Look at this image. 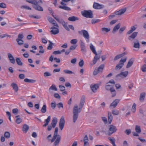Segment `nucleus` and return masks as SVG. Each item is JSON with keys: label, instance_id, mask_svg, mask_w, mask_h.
<instances>
[{"label": "nucleus", "instance_id": "obj_1", "mask_svg": "<svg viewBox=\"0 0 146 146\" xmlns=\"http://www.w3.org/2000/svg\"><path fill=\"white\" fill-rule=\"evenodd\" d=\"M85 102V97L83 96L81 98L79 108L77 105H75L74 107L73 110V121L74 123H75L77 120L78 117L79 113L81 111Z\"/></svg>", "mask_w": 146, "mask_h": 146}, {"label": "nucleus", "instance_id": "obj_2", "mask_svg": "<svg viewBox=\"0 0 146 146\" xmlns=\"http://www.w3.org/2000/svg\"><path fill=\"white\" fill-rule=\"evenodd\" d=\"M58 130L57 127L55 128L54 135L51 140L52 143L54 141L53 144L54 146H58L61 140V136L59 135H58Z\"/></svg>", "mask_w": 146, "mask_h": 146}, {"label": "nucleus", "instance_id": "obj_3", "mask_svg": "<svg viewBox=\"0 0 146 146\" xmlns=\"http://www.w3.org/2000/svg\"><path fill=\"white\" fill-rule=\"evenodd\" d=\"M26 1L33 4V7L35 10L39 11H43V8L38 5L39 1L35 0H27Z\"/></svg>", "mask_w": 146, "mask_h": 146}, {"label": "nucleus", "instance_id": "obj_4", "mask_svg": "<svg viewBox=\"0 0 146 146\" xmlns=\"http://www.w3.org/2000/svg\"><path fill=\"white\" fill-rule=\"evenodd\" d=\"M90 49L92 51V52L95 54V55L94 56L93 60V64H94L96 63L97 60L100 58V56L98 55V54L96 51L94 46L92 44H90Z\"/></svg>", "mask_w": 146, "mask_h": 146}, {"label": "nucleus", "instance_id": "obj_5", "mask_svg": "<svg viewBox=\"0 0 146 146\" xmlns=\"http://www.w3.org/2000/svg\"><path fill=\"white\" fill-rule=\"evenodd\" d=\"M82 16L86 18H92L93 17L92 12L91 10H84L81 12Z\"/></svg>", "mask_w": 146, "mask_h": 146}, {"label": "nucleus", "instance_id": "obj_6", "mask_svg": "<svg viewBox=\"0 0 146 146\" xmlns=\"http://www.w3.org/2000/svg\"><path fill=\"white\" fill-rule=\"evenodd\" d=\"M116 127L113 125H111L109 126V129L107 131V134L110 136L113 133H115L117 131Z\"/></svg>", "mask_w": 146, "mask_h": 146}, {"label": "nucleus", "instance_id": "obj_7", "mask_svg": "<svg viewBox=\"0 0 146 146\" xmlns=\"http://www.w3.org/2000/svg\"><path fill=\"white\" fill-rule=\"evenodd\" d=\"M106 89L108 91H110L111 94H112V97H113L116 95V92L115 90L113 87L111 85L107 84L106 86Z\"/></svg>", "mask_w": 146, "mask_h": 146}, {"label": "nucleus", "instance_id": "obj_8", "mask_svg": "<svg viewBox=\"0 0 146 146\" xmlns=\"http://www.w3.org/2000/svg\"><path fill=\"white\" fill-rule=\"evenodd\" d=\"M128 74V72L127 71L121 72L120 74L116 75L115 76L116 79L118 80L125 78L127 76Z\"/></svg>", "mask_w": 146, "mask_h": 146}, {"label": "nucleus", "instance_id": "obj_9", "mask_svg": "<svg viewBox=\"0 0 146 146\" xmlns=\"http://www.w3.org/2000/svg\"><path fill=\"white\" fill-rule=\"evenodd\" d=\"M126 57H125L124 59H121L119 61V63L117 64L116 66L115 70H118L121 69L124 65V63L126 61Z\"/></svg>", "mask_w": 146, "mask_h": 146}, {"label": "nucleus", "instance_id": "obj_10", "mask_svg": "<svg viewBox=\"0 0 146 146\" xmlns=\"http://www.w3.org/2000/svg\"><path fill=\"white\" fill-rule=\"evenodd\" d=\"M93 7L95 9H101L104 8V6L103 5L94 2V3Z\"/></svg>", "mask_w": 146, "mask_h": 146}, {"label": "nucleus", "instance_id": "obj_11", "mask_svg": "<svg viewBox=\"0 0 146 146\" xmlns=\"http://www.w3.org/2000/svg\"><path fill=\"white\" fill-rule=\"evenodd\" d=\"M81 31L82 32L84 37L85 38L86 41L88 42L89 41L90 36L88 31L85 30H82Z\"/></svg>", "mask_w": 146, "mask_h": 146}, {"label": "nucleus", "instance_id": "obj_12", "mask_svg": "<svg viewBox=\"0 0 146 146\" xmlns=\"http://www.w3.org/2000/svg\"><path fill=\"white\" fill-rule=\"evenodd\" d=\"M65 124V120L64 116H62L59 122V127L61 130L63 129Z\"/></svg>", "mask_w": 146, "mask_h": 146}, {"label": "nucleus", "instance_id": "obj_13", "mask_svg": "<svg viewBox=\"0 0 146 146\" xmlns=\"http://www.w3.org/2000/svg\"><path fill=\"white\" fill-rule=\"evenodd\" d=\"M99 86L97 84H92L90 86V88L92 91L94 92H95L97 91L99 87Z\"/></svg>", "mask_w": 146, "mask_h": 146}, {"label": "nucleus", "instance_id": "obj_14", "mask_svg": "<svg viewBox=\"0 0 146 146\" xmlns=\"http://www.w3.org/2000/svg\"><path fill=\"white\" fill-rule=\"evenodd\" d=\"M126 10L127 9L126 8L121 9L118 11L115 12V14L116 15H121L125 12Z\"/></svg>", "mask_w": 146, "mask_h": 146}, {"label": "nucleus", "instance_id": "obj_15", "mask_svg": "<svg viewBox=\"0 0 146 146\" xmlns=\"http://www.w3.org/2000/svg\"><path fill=\"white\" fill-rule=\"evenodd\" d=\"M51 29H52L50 31L51 33L53 35H56V34H58L59 32V29L58 28H56V27H52Z\"/></svg>", "mask_w": 146, "mask_h": 146}, {"label": "nucleus", "instance_id": "obj_16", "mask_svg": "<svg viewBox=\"0 0 146 146\" xmlns=\"http://www.w3.org/2000/svg\"><path fill=\"white\" fill-rule=\"evenodd\" d=\"M138 34L137 32H134L130 36L128 37V39L131 41H132L135 39Z\"/></svg>", "mask_w": 146, "mask_h": 146}, {"label": "nucleus", "instance_id": "obj_17", "mask_svg": "<svg viewBox=\"0 0 146 146\" xmlns=\"http://www.w3.org/2000/svg\"><path fill=\"white\" fill-rule=\"evenodd\" d=\"M52 16L58 23L62 24V25H63L66 23L63 19H60L58 17V16L55 17L54 15H52Z\"/></svg>", "mask_w": 146, "mask_h": 146}, {"label": "nucleus", "instance_id": "obj_18", "mask_svg": "<svg viewBox=\"0 0 146 146\" xmlns=\"http://www.w3.org/2000/svg\"><path fill=\"white\" fill-rule=\"evenodd\" d=\"M8 55L11 62L13 64H15V60L13 55L9 53L8 54Z\"/></svg>", "mask_w": 146, "mask_h": 146}, {"label": "nucleus", "instance_id": "obj_19", "mask_svg": "<svg viewBox=\"0 0 146 146\" xmlns=\"http://www.w3.org/2000/svg\"><path fill=\"white\" fill-rule=\"evenodd\" d=\"M120 26L121 24L120 23H119L115 25L113 28L112 33L113 34L115 33L120 28Z\"/></svg>", "mask_w": 146, "mask_h": 146}, {"label": "nucleus", "instance_id": "obj_20", "mask_svg": "<svg viewBox=\"0 0 146 146\" xmlns=\"http://www.w3.org/2000/svg\"><path fill=\"white\" fill-rule=\"evenodd\" d=\"M120 101V100L118 99H116L111 104L110 106H113L114 108H115L117 105Z\"/></svg>", "mask_w": 146, "mask_h": 146}, {"label": "nucleus", "instance_id": "obj_21", "mask_svg": "<svg viewBox=\"0 0 146 146\" xmlns=\"http://www.w3.org/2000/svg\"><path fill=\"white\" fill-rule=\"evenodd\" d=\"M126 54V52H124L122 54H119L115 57L114 59V61H116L118 60L119 58H121L123 57Z\"/></svg>", "mask_w": 146, "mask_h": 146}, {"label": "nucleus", "instance_id": "obj_22", "mask_svg": "<svg viewBox=\"0 0 146 146\" xmlns=\"http://www.w3.org/2000/svg\"><path fill=\"white\" fill-rule=\"evenodd\" d=\"M80 46L81 50L83 52H86V51L85 44L82 40H80Z\"/></svg>", "mask_w": 146, "mask_h": 146}, {"label": "nucleus", "instance_id": "obj_23", "mask_svg": "<svg viewBox=\"0 0 146 146\" xmlns=\"http://www.w3.org/2000/svg\"><path fill=\"white\" fill-rule=\"evenodd\" d=\"M11 86L15 92H17L18 91L19 88L17 84L15 83H13L11 84Z\"/></svg>", "mask_w": 146, "mask_h": 146}, {"label": "nucleus", "instance_id": "obj_24", "mask_svg": "<svg viewBox=\"0 0 146 146\" xmlns=\"http://www.w3.org/2000/svg\"><path fill=\"white\" fill-rule=\"evenodd\" d=\"M57 122V118H54L52 119L51 123L52 126L53 128H54L55 127Z\"/></svg>", "mask_w": 146, "mask_h": 146}, {"label": "nucleus", "instance_id": "obj_25", "mask_svg": "<svg viewBox=\"0 0 146 146\" xmlns=\"http://www.w3.org/2000/svg\"><path fill=\"white\" fill-rule=\"evenodd\" d=\"M134 47L136 48H140V44L137 39L135 40V41L134 42Z\"/></svg>", "mask_w": 146, "mask_h": 146}, {"label": "nucleus", "instance_id": "obj_26", "mask_svg": "<svg viewBox=\"0 0 146 146\" xmlns=\"http://www.w3.org/2000/svg\"><path fill=\"white\" fill-rule=\"evenodd\" d=\"M133 58H131L128 62L126 66V68H128L130 67L133 64Z\"/></svg>", "mask_w": 146, "mask_h": 146}, {"label": "nucleus", "instance_id": "obj_27", "mask_svg": "<svg viewBox=\"0 0 146 146\" xmlns=\"http://www.w3.org/2000/svg\"><path fill=\"white\" fill-rule=\"evenodd\" d=\"M29 129L28 125L26 124H25L23 127V131L24 132L26 133L28 131Z\"/></svg>", "mask_w": 146, "mask_h": 146}, {"label": "nucleus", "instance_id": "obj_28", "mask_svg": "<svg viewBox=\"0 0 146 146\" xmlns=\"http://www.w3.org/2000/svg\"><path fill=\"white\" fill-rule=\"evenodd\" d=\"M78 19H79L78 17L74 16L69 17L68 19L69 21H74Z\"/></svg>", "mask_w": 146, "mask_h": 146}, {"label": "nucleus", "instance_id": "obj_29", "mask_svg": "<svg viewBox=\"0 0 146 146\" xmlns=\"http://www.w3.org/2000/svg\"><path fill=\"white\" fill-rule=\"evenodd\" d=\"M108 139L110 141L111 143L113 145V146H116L115 143V140L114 137H109Z\"/></svg>", "mask_w": 146, "mask_h": 146}, {"label": "nucleus", "instance_id": "obj_30", "mask_svg": "<svg viewBox=\"0 0 146 146\" xmlns=\"http://www.w3.org/2000/svg\"><path fill=\"white\" fill-rule=\"evenodd\" d=\"M51 119V117L50 116H49L48 117L47 119H46L45 121V123L43 125V127H45L48 125L49 123L50 122Z\"/></svg>", "mask_w": 146, "mask_h": 146}, {"label": "nucleus", "instance_id": "obj_31", "mask_svg": "<svg viewBox=\"0 0 146 146\" xmlns=\"http://www.w3.org/2000/svg\"><path fill=\"white\" fill-rule=\"evenodd\" d=\"M136 28L134 26L132 27L130 30L127 33V34L129 35L132 33L136 29Z\"/></svg>", "mask_w": 146, "mask_h": 146}, {"label": "nucleus", "instance_id": "obj_32", "mask_svg": "<svg viewBox=\"0 0 146 146\" xmlns=\"http://www.w3.org/2000/svg\"><path fill=\"white\" fill-rule=\"evenodd\" d=\"M15 118H16V122L17 124H19L22 122V119L20 118V116L19 115L16 116Z\"/></svg>", "mask_w": 146, "mask_h": 146}, {"label": "nucleus", "instance_id": "obj_33", "mask_svg": "<svg viewBox=\"0 0 146 146\" xmlns=\"http://www.w3.org/2000/svg\"><path fill=\"white\" fill-rule=\"evenodd\" d=\"M108 122L109 124H110L113 119V117L111 115V113L108 112Z\"/></svg>", "mask_w": 146, "mask_h": 146}, {"label": "nucleus", "instance_id": "obj_34", "mask_svg": "<svg viewBox=\"0 0 146 146\" xmlns=\"http://www.w3.org/2000/svg\"><path fill=\"white\" fill-rule=\"evenodd\" d=\"M135 130L137 133H140L141 132L140 127L139 125H137L135 126Z\"/></svg>", "mask_w": 146, "mask_h": 146}, {"label": "nucleus", "instance_id": "obj_35", "mask_svg": "<svg viewBox=\"0 0 146 146\" xmlns=\"http://www.w3.org/2000/svg\"><path fill=\"white\" fill-rule=\"evenodd\" d=\"M51 90L55 91H57V89L55 85L54 84H52V86L49 88V90L50 92Z\"/></svg>", "mask_w": 146, "mask_h": 146}, {"label": "nucleus", "instance_id": "obj_36", "mask_svg": "<svg viewBox=\"0 0 146 146\" xmlns=\"http://www.w3.org/2000/svg\"><path fill=\"white\" fill-rule=\"evenodd\" d=\"M145 93H141L139 98L140 101H143L145 98Z\"/></svg>", "mask_w": 146, "mask_h": 146}, {"label": "nucleus", "instance_id": "obj_37", "mask_svg": "<svg viewBox=\"0 0 146 146\" xmlns=\"http://www.w3.org/2000/svg\"><path fill=\"white\" fill-rule=\"evenodd\" d=\"M16 61L17 64L19 65L22 66L23 65V63L21 61V59L19 58H16Z\"/></svg>", "mask_w": 146, "mask_h": 146}, {"label": "nucleus", "instance_id": "obj_38", "mask_svg": "<svg viewBox=\"0 0 146 146\" xmlns=\"http://www.w3.org/2000/svg\"><path fill=\"white\" fill-rule=\"evenodd\" d=\"M104 64H102L98 68V70L99 72H102V70L103 69H104Z\"/></svg>", "mask_w": 146, "mask_h": 146}, {"label": "nucleus", "instance_id": "obj_39", "mask_svg": "<svg viewBox=\"0 0 146 146\" xmlns=\"http://www.w3.org/2000/svg\"><path fill=\"white\" fill-rule=\"evenodd\" d=\"M24 81L27 82L28 83H35L36 82V80H34L29 79L28 78H25L24 79Z\"/></svg>", "mask_w": 146, "mask_h": 146}, {"label": "nucleus", "instance_id": "obj_40", "mask_svg": "<svg viewBox=\"0 0 146 146\" xmlns=\"http://www.w3.org/2000/svg\"><path fill=\"white\" fill-rule=\"evenodd\" d=\"M46 111V107L45 104H44L41 110V111L42 113H45Z\"/></svg>", "mask_w": 146, "mask_h": 146}, {"label": "nucleus", "instance_id": "obj_41", "mask_svg": "<svg viewBox=\"0 0 146 146\" xmlns=\"http://www.w3.org/2000/svg\"><path fill=\"white\" fill-rule=\"evenodd\" d=\"M16 41L17 42L18 44L19 45H21L23 44L24 41L22 39L17 38Z\"/></svg>", "mask_w": 146, "mask_h": 146}, {"label": "nucleus", "instance_id": "obj_42", "mask_svg": "<svg viewBox=\"0 0 146 146\" xmlns=\"http://www.w3.org/2000/svg\"><path fill=\"white\" fill-rule=\"evenodd\" d=\"M59 8L64 9L65 10L70 11L71 10V9L69 7L67 6H60L59 7Z\"/></svg>", "mask_w": 146, "mask_h": 146}, {"label": "nucleus", "instance_id": "obj_43", "mask_svg": "<svg viewBox=\"0 0 146 146\" xmlns=\"http://www.w3.org/2000/svg\"><path fill=\"white\" fill-rule=\"evenodd\" d=\"M101 21V20L99 19H92V23L93 24H94L96 23L100 22Z\"/></svg>", "mask_w": 146, "mask_h": 146}, {"label": "nucleus", "instance_id": "obj_44", "mask_svg": "<svg viewBox=\"0 0 146 146\" xmlns=\"http://www.w3.org/2000/svg\"><path fill=\"white\" fill-rule=\"evenodd\" d=\"M4 136L6 138L9 139L10 137V134L9 132L6 131L4 133Z\"/></svg>", "mask_w": 146, "mask_h": 146}, {"label": "nucleus", "instance_id": "obj_45", "mask_svg": "<svg viewBox=\"0 0 146 146\" xmlns=\"http://www.w3.org/2000/svg\"><path fill=\"white\" fill-rule=\"evenodd\" d=\"M111 30L110 28H102V31L103 32H105L106 33H108Z\"/></svg>", "mask_w": 146, "mask_h": 146}, {"label": "nucleus", "instance_id": "obj_46", "mask_svg": "<svg viewBox=\"0 0 146 146\" xmlns=\"http://www.w3.org/2000/svg\"><path fill=\"white\" fill-rule=\"evenodd\" d=\"M49 42L50 43L49 44V46H48L47 49L48 50H50L52 48V46L54 45V43H52L50 41H49Z\"/></svg>", "mask_w": 146, "mask_h": 146}, {"label": "nucleus", "instance_id": "obj_47", "mask_svg": "<svg viewBox=\"0 0 146 146\" xmlns=\"http://www.w3.org/2000/svg\"><path fill=\"white\" fill-rule=\"evenodd\" d=\"M136 105L135 103H134L132 107L131 110L134 113L136 111Z\"/></svg>", "mask_w": 146, "mask_h": 146}, {"label": "nucleus", "instance_id": "obj_48", "mask_svg": "<svg viewBox=\"0 0 146 146\" xmlns=\"http://www.w3.org/2000/svg\"><path fill=\"white\" fill-rule=\"evenodd\" d=\"M18 110L17 108L13 109L12 110V112L15 115H17L18 113Z\"/></svg>", "mask_w": 146, "mask_h": 146}, {"label": "nucleus", "instance_id": "obj_49", "mask_svg": "<svg viewBox=\"0 0 146 146\" xmlns=\"http://www.w3.org/2000/svg\"><path fill=\"white\" fill-rule=\"evenodd\" d=\"M119 111L117 110H113L112 113L114 115H118L119 114Z\"/></svg>", "mask_w": 146, "mask_h": 146}, {"label": "nucleus", "instance_id": "obj_50", "mask_svg": "<svg viewBox=\"0 0 146 146\" xmlns=\"http://www.w3.org/2000/svg\"><path fill=\"white\" fill-rule=\"evenodd\" d=\"M141 70L143 72L146 71V64H144L141 67Z\"/></svg>", "mask_w": 146, "mask_h": 146}, {"label": "nucleus", "instance_id": "obj_51", "mask_svg": "<svg viewBox=\"0 0 146 146\" xmlns=\"http://www.w3.org/2000/svg\"><path fill=\"white\" fill-rule=\"evenodd\" d=\"M64 72L67 74H71L73 73V72L70 70H65L64 71Z\"/></svg>", "mask_w": 146, "mask_h": 146}, {"label": "nucleus", "instance_id": "obj_52", "mask_svg": "<svg viewBox=\"0 0 146 146\" xmlns=\"http://www.w3.org/2000/svg\"><path fill=\"white\" fill-rule=\"evenodd\" d=\"M48 19L50 23L52 24L54 22H55V20L50 17H48Z\"/></svg>", "mask_w": 146, "mask_h": 146}, {"label": "nucleus", "instance_id": "obj_53", "mask_svg": "<svg viewBox=\"0 0 146 146\" xmlns=\"http://www.w3.org/2000/svg\"><path fill=\"white\" fill-rule=\"evenodd\" d=\"M84 62L83 60H81L79 62V66L81 67H82L84 64Z\"/></svg>", "mask_w": 146, "mask_h": 146}, {"label": "nucleus", "instance_id": "obj_54", "mask_svg": "<svg viewBox=\"0 0 146 146\" xmlns=\"http://www.w3.org/2000/svg\"><path fill=\"white\" fill-rule=\"evenodd\" d=\"M64 27L65 29L66 30L68 31H69L70 29L69 27H68L67 25V23H65L63 25H62Z\"/></svg>", "mask_w": 146, "mask_h": 146}, {"label": "nucleus", "instance_id": "obj_55", "mask_svg": "<svg viewBox=\"0 0 146 146\" xmlns=\"http://www.w3.org/2000/svg\"><path fill=\"white\" fill-rule=\"evenodd\" d=\"M77 42V40L74 39L70 41V43L72 44H75Z\"/></svg>", "mask_w": 146, "mask_h": 146}, {"label": "nucleus", "instance_id": "obj_56", "mask_svg": "<svg viewBox=\"0 0 146 146\" xmlns=\"http://www.w3.org/2000/svg\"><path fill=\"white\" fill-rule=\"evenodd\" d=\"M51 74L48 72H46L44 73V75L45 77H47L51 76Z\"/></svg>", "mask_w": 146, "mask_h": 146}, {"label": "nucleus", "instance_id": "obj_57", "mask_svg": "<svg viewBox=\"0 0 146 146\" xmlns=\"http://www.w3.org/2000/svg\"><path fill=\"white\" fill-rule=\"evenodd\" d=\"M21 8H24L27 10H31V7L25 5L22 6L21 7Z\"/></svg>", "mask_w": 146, "mask_h": 146}, {"label": "nucleus", "instance_id": "obj_58", "mask_svg": "<svg viewBox=\"0 0 146 146\" xmlns=\"http://www.w3.org/2000/svg\"><path fill=\"white\" fill-rule=\"evenodd\" d=\"M54 97L58 99H60L61 98L60 96L57 93H55L54 94Z\"/></svg>", "mask_w": 146, "mask_h": 146}, {"label": "nucleus", "instance_id": "obj_59", "mask_svg": "<svg viewBox=\"0 0 146 146\" xmlns=\"http://www.w3.org/2000/svg\"><path fill=\"white\" fill-rule=\"evenodd\" d=\"M6 4L3 3H0V7L2 8H6Z\"/></svg>", "mask_w": 146, "mask_h": 146}, {"label": "nucleus", "instance_id": "obj_60", "mask_svg": "<svg viewBox=\"0 0 146 146\" xmlns=\"http://www.w3.org/2000/svg\"><path fill=\"white\" fill-rule=\"evenodd\" d=\"M59 88L61 91H64L65 90V88L64 86L60 85Z\"/></svg>", "mask_w": 146, "mask_h": 146}, {"label": "nucleus", "instance_id": "obj_61", "mask_svg": "<svg viewBox=\"0 0 146 146\" xmlns=\"http://www.w3.org/2000/svg\"><path fill=\"white\" fill-rule=\"evenodd\" d=\"M102 120L104 121L105 124L107 123H108L107 119V118L105 117H102Z\"/></svg>", "mask_w": 146, "mask_h": 146}, {"label": "nucleus", "instance_id": "obj_62", "mask_svg": "<svg viewBox=\"0 0 146 146\" xmlns=\"http://www.w3.org/2000/svg\"><path fill=\"white\" fill-rule=\"evenodd\" d=\"M77 46L76 45H75L74 46H70L69 49L71 51L74 50L76 49Z\"/></svg>", "mask_w": 146, "mask_h": 146}, {"label": "nucleus", "instance_id": "obj_63", "mask_svg": "<svg viewBox=\"0 0 146 146\" xmlns=\"http://www.w3.org/2000/svg\"><path fill=\"white\" fill-rule=\"evenodd\" d=\"M51 107L53 109H54L56 106V103L54 102H52L51 104Z\"/></svg>", "mask_w": 146, "mask_h": 146}, {"label": "nucleus", "instance_id": "obj_64", "mask_svg": "<svg viewBox=\"0 0 146 146\" xmlns=\"http://www.w3.org/2000/svg\"><path fill=\"white\" fill-rule=\"evenodd\" d=\"M57 106L58 108H63V104L61 102H60L57 104Z\"/></svg>", "mask_w": 146, "mask_h": 146}]
</instances>
